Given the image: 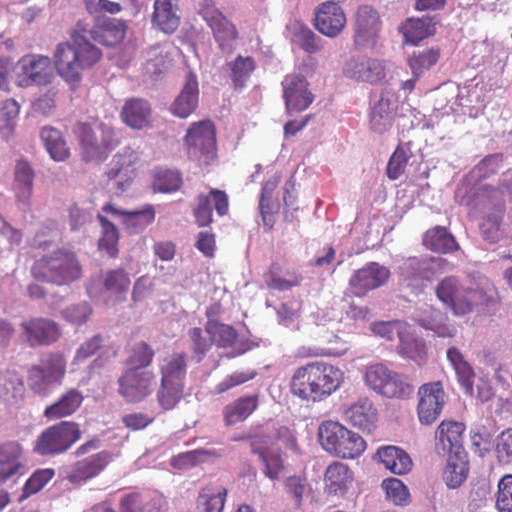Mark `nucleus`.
I'll return each mask as SVG.
<instances>
[{
	"mask_svg": "<svg viewBox=\"0 0 512 512\" xmlns=\"http://www.w3.org/2000/svg\"><path fill=\"white\" fill-rule=\"evenodd\" d=\"M455 200L461 205L482 211L480 232L485 240L495 243L505 235L512 237V212L509 215V231L506 232L502 226L505 203L512 201V173L504 174L495 187L480 185L473 188L460 184L455 191Z\"/></svg>",
	"mask_w": 512,
	"mask_h": 512,
	"instance_id": "f257e3e1",
	"label": "nucleus"
},
{
	"mask_svg": "<svg viewBox=\"0 0 512 512\" xmlns=\"http://www.w3.org/2000/svg\"><path fill=\"white\" fill-rule=\"evenodd\" d=\"M344 382V372L325 361L297 368L291 378V392L305 401L320 402L336 392Z\"/></svg>",
	"mask_w": 512,
	"mask_h": 512,
	"instance_id": "f03ea898",
	"label": "nucleus"
},
{
	"mask_svg": "<svg viewBox=\"0 0 512 512\" xmlns=\"http://www.w3.org/2000/svg\"><path fill=\"white\" fill-rule=\"evenodd\" d=\"M494 287L485 277L477 283H462L456 277H446L436 287L438 299L457 315L470 313L475 306L487 304L492 298Z\"/></svg>",
	"mask_w": 512,
	"mask_h": 512,
	"instance_id": "7ed1b4c3",
	"label": "nucleus"
},
{
	"mask_svg": "<svg viewBox=\"0 0 512 512\" xmlns=\"http://www.w3.org/2000/svg\"><path fill=\"white\" fill-rule=\"evenodd\" d=\"M54 58L58 74L66 82L74 84L81 80L85 69L93 66L101 58V51L75 28L72 43H59Z\"/></svg>",
	"mask_w": 512,
	"mask_h": 512,
	"instance_id": "20e7f679",
	"label": "nucleus"
},
{
	"mask_svg": "<svg viewBox=\"0 0 512 512\" xmlns=\"http://www.w3.org/2000/svg\"><path fill=\"white\" fill-rule=\"evenodd\" d=\"M31 272L35 279L62 286L78 280L82 269L72 251L58 249L37 260Z\"/></svg>",
	"mask_w": 512,
	"mask_h": 512,
	"instance_id": "39448f33",
	"label": "nucleus"
},
{
	"mask_svg": "<svg viewBox=\"0 0 512 512\" xmlns=\"http://www.w3.org/2000/svg\"><path fill=\"white\" fill-rule=\"evenodd\" d=\"M318 438L325 451L344 459L359 457L366 449V442L359 434L331 420L319 426Z\"/></svg>",
	"mask_w": 512,
	"mask_h": 512,
	"instance_id": "423d86ee",
	"label": "nucleus"
},
{
	"mask_svg": "<svg viewBox=\"0 0 512 512\" xmlns=\"http://www.w3.org/2000/svg\"><path fill=\"white\" fill-rule=\"evenodd\" d=\"M82 158L87 162H101L117 146L118 140L112 127L100 123L94 127L86 123L77 126Z\"/></svg>",
	"mask_w": 512,
	"mask_h": 512,
	"instance_id": "0eeeda50",
	"label": "nucleus"
},
{
	"mask_svg": "<svg viewBox=\"0 0 512 512\" xmlns=\"http://www.w3.org/2000/svg\"><path fill=\"white\" fill-rule=\"evenodd\" d=\"M66 373V358L63 353L55 352L44 356L39 364L28 371L29 388L40 396H48L63 382Z\"/></svg>",
	"mask_w": 512,
	"mask_h": 512,
	"instance_id": "6e6552de",
	"label": "nucleus"
},
{
	"mask_svg": "<svg viewBox=\"0 0 512 512\" xmlns=\"http://www.w3.org/2000/svg\"><path fill=\"white\" fill-rule=\"evenodd\" d=\"M363 381L368 389L387 398H405L413 391L403 375L384 363L367 365L364 369Z\"/></svg>",
	"mask_w": 512,
	"mask_h": 512,
	"instance_id": "1a4fd4ad",
	"label": "nucleus"
},
{
	"mask_svg": "<svg viewBox=\"0 0 512 512\" xmlns=\"http://www.w3.org/2000/svg\"><path fill=\"white\" fill-rule=\"evenodd\" d=\"M185 145L190 159L199 165H209L216 159L215 129L211 121L193 123L185 135Z\"/></svg>",
	"mask_w": 512,
	"mask_h": 512,
	"instance_id": "9d476101",
	"label": "nucleus"
},
{
	"mask_svg": "<svg viewBox=\"0 0 512 512\" xmlns=\"http://www.w3.org/2000/svg\"><path fill=\"white\" fill-rule=\"evenodd\" d=\"M137 160L138 153L128 146L113 156L106 172L107 188L110 192L121 194L129 188L135 175L134 165Z\"/></svg>",
	"mask_w": 512,
	"mask_h": 512,
	"instance_id": "9b49d317",
	"label": "nucleus"
},
{
	"mask_svg": "<svg viewBox=\"0 0 512 512\" xmlns=\"http://www.w3.org/2000/svg\"><path fill=\"white\" fill-rule=\"evenodd\" d=\"M80 438L76 423L63 421L43 431L38 437L35 450L40 455L58 454L66 451Z\"/></svg>",
	"mask_w": 512,
	"mask_h": 512,
	"instance_id": "f8f14e48",
	"label": "nucleus"
},
{
	"mask_svg": "<svg viewBox=\"0 0 512 512\" xmlns=\"http://www.w3.org/2000/svg\"><path fill=\"white\" fill-rule=\"evenodd\" d=\"M14 75L19 87L47 85L53 78L50 58L42 55L23 56L14 67Z\"/></svg>",
	"mask_w": 512,
	"mask_h": 512,
	"instance_id": "ddd939ff",
	"label": "nucleus"
},
{
	"mask_svg": "<svg viewBox=\"0 0 512 512\" xmlns=\"http://www.w3.org/2000/svg\"><path fill=\"white\" fill-rule=\"evenodd\" d=\"M75 28L80 34L85 35L87 41L91 39L105 46L120 43L125 37L126 30L124 22L109 17L98 18L93 26L80 20Z\"/></svg>",
	"mask_w": 512,
	"mask_h": 512,
	"instance_id": "4468645a",
	"label": "nucleus"
},
{
	"mask_svg": "<svg viewBox=\"0 0 512 512\" xmlns=\"http://www.w3.org/2000/svg\"><path fill=\"white\" fill-rule=\"evenodd\" d=\"M380 29L381 21L378 12L371 6H360L355 15V46L359 49H373L378 43Z\"/></svg>",
	"mask_w": 512,
	"mask_h": 512,
	"instance_id": "2eb2a0df",
	"label": "nucleus"
},
{
	"mask_svg": "<svg viewBox=\"0 0 512 512\" xmlns=\"http://www.w3.org/2000/svg\"><path fill=\"white\" fill-rule=\"evenodd\" d=\"M119 393L128 402H139L150 395L155 387V377L151 371L128 369L118 380Z\"/></svg>",
	"mask_w": 512,
	"mask_h": 512,
	"instance_id": "dca6fc26",
	"label": "nucleus"
},
{
	"mask_svg": "<svg viewBox=\"0 0 512 512\" xmlns=\"http://www.w3.org/2000/svg\"><path fill=\"white\" fill-rule=\"evenodd\" d=\"M283 98L288 113L302 112L314 101L306 78L298 73H291L282 80Z\"/></svg>",
	"mask_w": 512,
	"mask_h": 512,
	"instance_id": "f3484780",
	"label": "nucleus"
},
{
	"mask_svg": "<svg viewBox=\"0 0 512 512\" xmlns=\"http://www.w3.org/2000/svg\"><path fill=\"white\" fill-rule=\"evenodd\" d=\"M389 277L390 271L387 267L377 262H369L353 272L349 279V287L355 296L363 297L369 291L386 284Z\"/></svg>",
	"mask_w": 512,
	"mask_h": 512,
	"instance_id": "a211bd4d",
	"label": "nucleus"
},
{
	"mask_svg": "<svg viewBox=\"0 0 512 512\" xmlns=\"http://www.w3.org/2000/svg\"><path fill=\"white\" fill-rule=\"evenodd\" d=\"M343 75L354 81L376 84L385 78L386 73L383 61L356 55L345 62Z\"/></svg>",
	"mask_w": 512,
	"mask_h": 512,
	"instance_id": "6ab92c4d",
	"label": "nucleus"
},
{
	"mask_svg": "<svg viewBox=\"0 0 512 512\" xmlns=\"http://www.w3.org/2000/svg\"><path fill=\"white\" fill-rule=\"evenodd\" d=\"M418 418L422 424L430 425L440 416L445 404V392L440 382L423 384L418 391Z\"/></svg>",
	"mask_w": 512,
	"mask_h": 512,
	"instance_id": "aec40b11",
	"label": "nucleus"
},
{
	"mask_svg": "<svg viewBox=\"0 0 512 512\" xmlns=\"http://www.w3.org/2000/svg\"><path fill=\"white\" fill-rule=\"evenodd\" d=\"M200 14L212 29L219 48L224 52L232 51L237 34L234 25L212 3L202 5Z\"/></svg>",
	"mask_w": 512,
	"mask_h": 512,
	"instance_id": "412c9836",
	"label": "nucleus"
},
{
	"mask_svg": "<svg viewBox=\"0 0 512 512\" xmlns=\"http://www.w3.org/2000/svg\"><path fill=\"white\" fill-rule=\"evenodd\" d=\"M397 96L390 90H384L379 100L372 106L369 120V128L377 134L388 131L393 123L397 109Z\"/></svg>",
	"mask_w": 512,
	"mask_h": 512,
	"instance_id": "4be33fe9",
	"label": "nucleus"
},
{
	"mask_svg": "<svg viewBox=\"0 0 512 512\" xmlns=\"http://www.w3.org/2000/svg\"><path fill=\"white\" fill-rule=\"evenodd\" d=\"M346 25V16L342 8L333 1L322 3L316 12L315 27L323 35L334 38Z\"/></svg>",
	"mask_w": 512,
	"mask_h": 512,
	"instance_id": "5701e85b",
	"label": "nucleus"
},
{
	"mask_svg": "<svg viewBox=\"0 0 512 512\" xmlns=\"http://www.w3.org/2000/svg\"><path fill=\"white\" fill-rule=\"evenodd\" d=\"M464 431L463 423L443 421L438 426L435 435L437 452L443 455L465 453L462 447Z\"/></svg>",
	"mask_w": 512,
	"mask_h": 512,
	"instance_id": "b1692460",
	"label": "nucleus"
},
{
	"mask_svg": "<svg viewBox=\"0 0 512 512\" xmlns=\"http://www.w3.org/2000/svg\"><path fill=\"white\" fill-rule=\"evenodd\" d=\"M111 461V455L107 451L86 457L76 462L67 474V479L73 484H81L96 477Z\"/></svg>",
	"mask_w": 512,
	"mask_h": 512,
	"instance_id": "393cba45",
	"label": "nucleus"
},
{
	"mask_svg": "<svg viewBox=\"0 0 512 512\" xmlns=\"http://www.w3.org/2000/svg\"><path fill=\"white\" fill-rule=\"evenodd\" d=\"M25 456L21 445L7 442L0 445V485L25 470Z\"/></svg>",
	"mask_w": 512,
	"mask_h": 512,
	"instance_id": "a878e982",
	"label": "nucleus"
},
{
	"mask_svg": "<svg viewBox=\"0 0 512 512\" xmlns=\"http://www.w3.org/2000/svg\"><path fill=\"white\" fill-rule=\"evenodd\" d=\"M199 101V87L197 77L189 72L179 95L171 105L170 111L179 118H187L197 108Z\"/></svg>",
	"mask_w": 512,
	"mask_h": 512,
	"instance_id": "bb28decb",
	"label": "nucleus"
},
{
	"mask_svg": "<svg viewBox=\"0 0 512 512\" xmlns=\"http://www.w3.org/2000/svg\"><path fill=\"white\" fill-rule=\"evenodd\" d=\"M212 204L220 216L225 215L229 206L226 193L212 189L209 195H200L197 198L194 215L200 226H206L212 221Z\"/></svg>",
	"mask_w": 512,
	"mask_h": 512,
	"instance_id": "cd10ccee",
	"label": "nucleus"
},
{
	"mask_svg": "<svg viewBox=\"0 0 512 512\" xmlns=\"http://www.w3.org/2000/svg\"><path fill=\"white\" fill-rule=\"evenodd\" d=\"M24 335L31 345L50 344L60 336L58 325L43 318L30 319L21 324Z\"/></svg>",
	"mask_w": 512,
	"mask_h": 512,
	"instance_id": "c85d7f7f",
	"label": "nucleus"
},
{
	"mask_svg": "<svg viewBox=\"0 0 512 512\" xmlns=\"http://www.w3.org/2000/svg\"><path fill=\"white\" fill-rule=\"evenodd\" d=\"M415 320L426 330L433 331L438 337L452 338L456 335V327L448 322L447 317L437 309L426 306L420 309Z\"/></svg>",
	"mask_w": 512,
	"mask_h": 512,
	"instance_id": "c756f323",
	"label": "nucleus"
},
{
	"mask_svg": "<svg viewBox=\"0 0 512 512\" xmlns=\"http://www.w3.org/2000/svg\"><path fill=\"white\" fill-rule=\"evenodd\" d=\"M269 440L262 436H255L251 441V449L261 458L265 465V475L276 479L283 468V460L278 452L279 447L268 444Z\"/></svg>",
	"mask_w": 512,
	"mask_h": 512,
	"instance_id": "7c9ffc66",
	"label": "nucleus"
},
{
	"mask_svg": "<svg viewBox=\"0 0 512 512\" xmlns=\"http://www.w3.org/2000/svg\"><path fill=\"white\" fill-rule=\"evenodd\" d=\"M152 14V27L166 34H171L178 28L180 17L174 0H155Z\"/></svg>",
	"mask_w": 512,
	"mask_h": 512,
	"instance_id": "2f4dec72",
	"label": "nucleus"
},
{
	"mask_svg": "<svg viewBox=\"0 0 512 512\" xmlns=\"http://www.w3.org/2000/svg\"><path fill=\"white\" fill-rule=\"evenodd\" d=\"M345 419L353 426L370 431L377 421V411L368 398H360L348 407L344 413Z\"/></svg>",
	"mask_w": 512,
	"mask_h": 512,
	"instance_id": "473e14b6",
	"label": "nucleus"
},
{
	"mask_svg": "<svg viewBox=\"0 0 512 512\" xmlns=\"http://www.w3.org/2000/svg\"><path fill=\"white\" fill-rule=\"evenodd\" d=\"M434 260L410 257L399 266V275L408 286H418L420 281L429 280L432 276L431 265Z\"/></svg>",
	"mask_w": 512,
	"mask_h": 512,
	"instance_id": "72a5a7b5",
	"label": "nucleus"
},
{
	"mask_svg": "<svg viewBox=\"0 0 512 512\" xmlns=\"http://www.w3.org/2000/svg\"><path fill=\"white\" fill-rule=\"evenodd\" d=\"M83 400V394L79 390L71 388L63 393L57 401L45 408L44 416L50 420L68 417L77 411Z\"/></svg>",
	"mask_w": 512,
	"mask_h": 512,
	"instance_id": "f704fd0d",
	"label": "nucleus"
},
{
	"mask_svg": "<svg viewBox=\"0 0 512 512\" xmlns=\"http://www.w3.org/2000/svg\"><path fill=\"white\" fill-rule=\"evenodd\" d=\"M161 382L184 387L187 373L186 355L174 353L162 359L159 364Z\"/></svg>",
	"mask_w": 512,
	"mask_h": 512,
	"instance_id": "c9c22d12",
	"label": "nucleus"
},
{
	"mask_svg": "<svg viewBox=\"0 0 512 512\" xmlns=\"http://www.w3.org/2000/svg\"><path fill=\"white\" fill-rule=\"evenodd\" d=\"M121 117L129 127L143 129L150 123L151 107L144 99L132 98L124 104Z\"/></svg>",
	"mask_w": 512,
	"mask_h": 512,
	"instance_id": "e433bc0d",
	"label": "nucleus"
},
{
	"mask_svg": "<svg viewBox=\"0 0 512 512\" xmlns=\"http://www.w3.org/2000/svg\"><path fill=\"white\" fill-rule=\"evenodd\" d=\"M379 461L387 470L396 475H403L412 468L410 456L401 448L396 446L380 447L377 451Z\"/></svg>",
	"mask_w": 512,
	"mask_h": 512,
	"instance_id": "4c0bfd02",
	"label": "nucleus"
},
{
	"mask_svg": "<svg viewBox=\"0 0 512 512\" xmlns=\"http://www.w3.org/2000/svg\"><path fill=\"white\" fill-rule=\"evenodd\" d=\"M34 173L29 163L26 161H17L14 169L13 188L17 200L28 205L33 193Z\"/></svg>",
	"mask_w": 512,
	"mask_h": 512,
	"instance_id": "58836bf2",
	"label": "nucleus"
},
{
	"mask_svg": "<svg viewBox=\"0 0 512 512\" xmlns=\"http://www.w3.org/2000/svg\"><path fill=\"white\" fill-rule=\"evenodd\" d=\"M446 354L449 363L457 375L459 384L465 390L466 394L472 395L474 391L473 384L475 378L473 368L464 359V356L456 347H450Z\"/></svg>",
	"mask_w": 512,
	"mask_h": 512,
	"instance_id": "ea45409f",
	"label": "nucleus"
},
{
	"mask_svg": "<svg viewBox=\"0 0 512 512\" xmlns=\"http://www.w3.org/2000/svg\"><path fill=\"white\" fill-rule=\"evenodd\" d=\"M25 386L22 377L15 371H0V398L9 404H16L24 397Z\"/></svg>",
	"mask_w": 512,
	"mask_h": 512,
	"instance_id": "a19ab883",
	"label": "nucleus"
},
{
	"mask_svg": "<svg viewBox=\"0 0 512 512\" xmlns=\"http://www.w3.org/2000/svg\"><path fill=\"white\" fill-rule=\"evenodd\" d=\"M257 406V396L240 397L224 407L223 415L225 424L231 426L244 421L255 411Z\"/></svg>",
	"mask_w": 512,
	"mask_h": 512,
	"instance_id": "79ce46f5",
	"label": "nucleus"
},
{
	"mask_svg": "<svg viewBox=\"0 0 512 512\" xmlns=\"http://www.w3.org/2000/svg\"><path fill=\"white\" fill-rule=\"evenodd\" d=\"M324 481L330 494H342L351 483L352 474L346 464L333 462L326 469Z\"/></svg>",
	"mask_w": 512,
	"mask_h": 512,
	"instance_id": "37998d69",
	"label": "nucleus"
},
{
	"mask_svg": "<svg viewBox=\"0 0 512 512\" xmlns=\"http://www.w3.org/2000/svg\"><path fill=\"white\" fill-rule=\"evenodd\" d=\"M468 471V461L465 453H459V455L449 454L443 472V480L449 488L456 489L464 483Z\"/></svg>",
	"mask_w": 512,
	"mask_h": 512,
	"instance_id": "c03bdc74",
	"label": "nucleus"
},
{
	"mask_svg": "<svg viewBox=\"0 0 512 512\" xmlns=\"http://www.w3.org/2000/svg\"><path fill=\"white\" fill-rule=\"evenodd\" d=\"M435 30L436 20L434 17L430 16L410 18L402 27V32L406 40L413 44L433 35Z\"/></svg>",
	"mask_w": 512,
	"mask_h": 512,
	"instance_id": "a18cd8bd",
	"label": "nucleus"
},
{
	"mask_svg": "<svg viewBox=\"0 0 512 512\" xmlns=\"http://www.w3.org/2000/svg\"><path fill=\"white\" fill-rule=\"evenodd\" d=\"M397 351L402 357L408 358L418 365L423 364L426 360V345L422 339L412 335L410 326L401 335Z\"/></svg>",
	"mask_w": 512,
	"mask_h": 512,
	"instance_id": "49530a36",
	"label": "nucleus"
},
{
	"mask_svg": "<svg viewBox=\"0 0 512 512\" xmlns=\"http://www.w3.org/2000/svg\"><path fill=\"white\" fill-rule=\"evenodd\" d=\"M40 137L53 160L64 161L69 157V148L59 130L53 127H44L41 129Z\"/></svg>",
	"mask_w": 512,
	"mask_h": 512,
	"instance_id": "de8ad7c7",
	"label": "nucleus"
},
{
	"mask_svg": "<svg viewBox=\"0 0 512 512\" xmlns=\"http://www.w3.org/2000/svg\"><path fill=\"white\" fill-rule=\"evenodd\" d=\"M288 29L292 42L299 45L305 52L313 54L321 50V38L303 23L294 22Z\"/></svg>",
	"mask_w": 512,
	"mask_h": 512,
	"instance_id": "09e8293b",
	"label": "nucleus"
},
{
	"mask_svg": "<svg viewBox=\"0 0 512 512\" xmlns=\"http://www.w3.org/2000/svg\"><path fill=\"white\" fill-rule=\"evenodd\" d=\"M423 244L438 253H449L458 249L454 237L443 227H436L426 232Z\"/></svg>",
	"mask_w": 512,
	"mask_h": 512,
	"instance_id": "8fccbe9b",
	"label": "nucleus"
},
{
	"mask_svg": "<svg viewBox=\"0 0 512 512\" xmlns=\"http://www.w3.org/2000/svg\"><path fill=\"white\" fill-rule=\"evenodd\" d=\"M217 310V306L213 305L206 311L208 317V332H212L213 343L219 347L232 346L236 340V331L230 325L219 323L211 317Z\"/></svg>",
	"mask_w": 512,
	"mask_h": 512,
	"instance_id": "3c124183",
	"label": "nucleus"
},
{
	"mask_svg": "<svg viewBox=\"0 0 512 512\" xmlns=\"http://www.w3.org/2000/svg\"><path fill=\"white\" fill-rule=\"evenodd\" d=\"M106 292L116 295L118 300H123L124 295L129 289L130 279L128 274L122 269L109 270L101 275Z\"/></svg>",
	"mask_w": 512,
	"mask_h": 512,
	"instance_id": "603ef678",
	"label": "nucleus"
},
{
	"mask_svg": "<svg viewBox=\"0 0 512 512\" xmlns=\"http://www.w3.org/2000/svg\"><path fill=\"white\" fill-rule=\"evenodd\" d=\"M439 59V50L435 48L417 49L408 58V65L415 78L434 66Z\"/></svg>",
	"mask_w": 512,
	"mask_h": 512,
	"instance_id": "864d4df0",
	"label": "nucleus"
},
{
	"mask_svg": "<svg viewBox=\"0 0 512 512\" xmlns=\"http://www.w3.org/2000/svg\"><path fill=\"white\" fill-rule=\"evenodd\" d=\"M188 335L194 358L196 362H200L213 344L212 332H208V322L205 325V329L192 328L189 330Z\"/></svg>",
	"mask_w": 512,
	"mask_h": 512,
	"instance_id": "5fc2aeb1",
	"label": "nucleus"
},
{
	"mask_svg": "<svg viewBox=\"0 0 512 512\" xmlns=\"http://www.w3.org/2000/svg\"><path fill=\"white\" fill-rule=\"evenodd\" d=\"M412 156V151L410 148V143L400 144L388 162L387 166V175L390 179L396 180L398 179L405 171L406 165L410 157Z\"/></svg>",
	"mask_w": 512,
	"mask_h": 512,
	"instance_id": "6e6d98bb",
	"label": "nucleus"
},
{
	"mask_svg": "<svg viewBox=\"0 0 512 512\" xmlns=\"http://www.w3.org/2000/svg\"><path fill=\"white\" fill-rule=\"evenodd\" d=\"M19 109V104L14 99L0 101V133L3 137L8 138L12 134Z\"/></svg>",
	"mask_w": 512,
	"mask_h": 512,
	"instance_id": "4d7b16f0",
	"label": "nucleus"
},
{
	"mask_svg": "<svg viewBox=\"0 0 512 512\" xmlns=\"http://www.w3.org/2000/svg\"><path fill=\"white\" fill-rule=\"evenodd\" d=\"M408 326L406 322L400 320L378 321L370 325V330L375 336L392 341L395 335L400 339L408 330Z\"/></svg>",
	"mask_w": 512,
	"mask_h": 512,
	"instance_id": "13d9d810",
	"label": "nucleus"
},
{
	"mask_svg": "<svg viewBox=\"0 0 512 512\" xmlns=\"http://www.w3.org/2000/svg\"><path fill=\"white\" fill-rule=\"evenodd\" d=\"M54 470L40 469L35 471L26 481L19 502H23L30 496L39 492L53 477Z\"/></svg>",
	"mask_w": 512,
	"mask_h": 512,
	"instance_id": "bf43d9fd",
	"label": "nucleus"
},
{
	"mask_svg": "<svg viewBox=\"0 0 512 512\" xmlns=\"http://www.w3.org/2000/svg\"><path fill=\"white\" fill-rule=\"evenodd\" d=\"M154 217L153 208L148 206L143 210L127 211L122 223L133 232H139L152 223Z\"/></svg>",
	"mask_w": 512,
	"mask_h": 512,
	"instance_id": "052dcab7",
	"label": "nucleus"
},
{
	"mask_svg": "<svg viewBox=\"0 0 512 512\" xmlns=\"http://www.w3.org/2000/svg\"><path fill=\"white\" fill-rule=\"evenodd\" d=\"M229 65L231 68V77L235 87H242L244 82L250 77L251 73L255 69V62L249 56H238Z\"/></svg>",
	"mask_w": 512,
	"mask_h": 512,
	"instance_id": "680f3d73",
	"label": "nucleus"
},
{
	"mask_svg": "<svg viewBox=\"0 0 512 512\" xmlns=\"http://www.w3.org/2000/svg\"><path fill=\"white\" fill-rule=\"evenodd\" d=\"M382 488L386 497L395 505H406L409 502V490L404 483L397 478H388L382 482Z\"/></svg>",
	"mask_w": 512,
	"mask_h": 512,
	"instance_id": "e2e57ef3",
	"label": "nucleus"
},
{
	"mask_svg": "<svg viewBox=\"0 0 512 512\" xmlns=\"http://www.w3.org/2000/svg\"><path fill=\"white\" fill-rule=\"evenodd\" d=\"M181 176L178 171L159 169L154 179V189L163 193H170L179 189Z\"/></svg>",
	"mask_w": 512,
	"mask_h": 512,
	"instance_id": "0e129e2a",
	"label": "nucleus"
},
{
	"mask_svg": "<svg viewBox=\"0 0 512 512\" xmlns=\"http://www.w3.org/2000/svg\"><path fill=\"white\" fill-rule=\"evenodd\" d=\"M264 282L271 289L287 291L298 286L301 282V277L295 273H288L285 276H281L271 269L264 275Z\"/></svg>",
	"mask_w": 512,
	"mask_h": 512,
	"instance_id": "69168bd1",
	"label": "nucleus"
},
{
	"mask_svg": "<svg viewBox=\"0 0 512 512\" xmlns=\"http://www.w3.org/2000/svg\"><path fill=\"white\" fill-rule=\"evenodd\" d=\"M184 387L161 382L157 392V400L164 410L173 409L182 398Z\"/></svg>",
	"mask_w": 512,
	"mask_h": 512,
	"instance_id": "338daca9",
	"label": "nucleus"
},
{
	"mask_svg": "<svg viewBox=\"0 0 512 512\" xmlns=\"http://www.w3.org/2000/svg\"><path fill=\"white\" fill-rule=\"evenodd\" d=\"M496 506L499 512H512V474H506L500 479Z\"/></svg>",
	"mask_w": 512,
	"mask_h": 512,
	"instance_id": "774afa93",
	"label": "nucleus"
}]
</instances>
